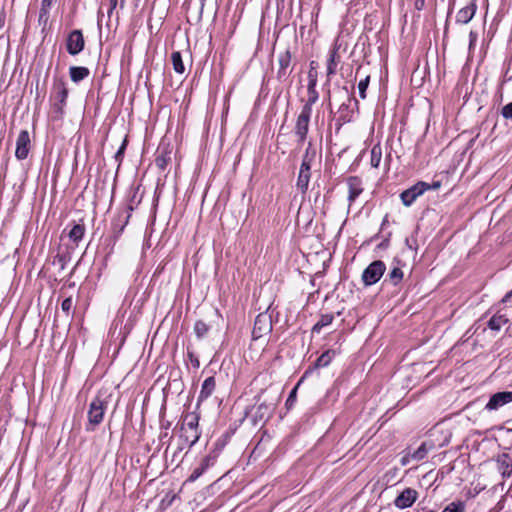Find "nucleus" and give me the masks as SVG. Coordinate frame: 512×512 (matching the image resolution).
<instances>
[{
    "label": "nucleus",
    "instance_id": "9",
    "mask_svg": "<svg viewBox=\"0 0 512 512\" xmlns=\"http://www.w3.org/2000/svg\"><path fill=\"white\" fill-rule=\"evenodd\" d=\"M418 498V492L412 488L404 489L394 500V505L399 509L411 507Z\"/></svg>",
    "mask_w": 512,
    "mask_h": 512
},
{
    "label": "nucleus",
    "instance_id": "15",
    "mask_svg": "<svg viewBox=\"0 0 512 512\" xmlns=\"http://www.w3.org/2000/svg\"><path fill=\"white\" fill-rule=\"evenodd\" d=\"M497 469L503 477H508L512 474V456L503 453L497 458Z\"/></svg>",
    "mask_w": 512,
    "mask_h": 512
},
{
    "label": "nucleus",
    "instance_id": "42",
    "mask_svg": "<svg viewBox=\"0 0 512 512\" xmlns=\"http://www.w3.org/2000/svg\"><path fill=\"white\" fill-rule=\"evenodd\" d=\"M125 147H126V141H124V142L122 143L121 147H120V148H119V150L117 151L116 156H115L117 159H118V158L123 154V152H124V150H125Z\"/></svg>",
    "mask_w": 512,
    "mask_h": 512
},
{
    "label": "nucleus",
    "instance_id": "26",
    "mask_svg": "<svg viewBox=\"0 0 512 512\" xmlns=\"http://www.w3.org/2000/svg\"><path fill=\"white\" fill-rule=\"evenodd\" d=\"M85 228L83 225L76 224L69 232V238L74 242L78 243L84 236Z\"/></svg>",
    "mask_w": 512,
    "mask_h": 512
},
{
    "label": "nucleus",
    "instance_id": "48",
    "mask_svg": "<svg viewBox=\"0 0 512 512\" xmlns=\"http://www.w3.org/2000/svg\"><path fill=\"white\" fill-rule=\"evenodd\" d=\"M470 2L476 3V0H471Z\"/></svg>",
    "mask_w": 512,
    "mask_h": 512
},
{
    "label": "nucleus",
    "instance_id": "4",
    "mask_svg": "<svg viewBox=\"0 0 512 512\" xmlns=\"http://www.w3.org/2000/svg\"><path fill=\"white\" fill-rule=\"evenodd\" d=\"M311 113L312 111L310 110L309 106H303L297 117L295 124V134L297 135L298 142L300 143H303L307 137Z\"/></svg>",
    "mask_w": 512,
    "mask_h": 512
},
{
    "label": "nucleus",
    "instance_id": "14",
    "mask_svg": "<svg viewBox=\"0 0 512 512\" xmlns=\"http://www.w3.org/2000/svg\"><path fill=\"white\" fill-rule=\"evenodd\" d=\"M216 461V455L209 454L205 456L200 465L196 467L191 475L188 477V481L194 482L197 480L210 466L214 465Z\"/></svg>",
    "mask_w": 512,
    "mask_h": 512
},
{
    "label": "nucleus",
    "instance_id": "43",
    "mask_svg": "<svg viewBox=\"0 0 512 512\" xmlns=\"http://www.w3.org/2000/svg\"><path fill=\"white\" fill-rule=\"evenodd\" d=\"M410 459H411V454H410V455H406V456L402 457V459H401V464H402L403 466L407 465V464L409 463Z\"/></svg>",
    "mask_w": 512,
    "mask_h": 512
},
{
    "label": "nucleus",
    "instance_id": "20",
    "mask_svg": "<svg viewBox=\"0 0 512 512\" xmlns=\"http://www.w3.org/2000/svg\"><path fill=\"white\" fill-rule=\"evenodd\" d=\"M55 98L59 101L60 105H64L68 96V90L63 81L54 84Z\"/></svg>",
    "mask_w": 512,
    "mask_h": 512
},
{
    "label": "nucleus",
    "instance_id": "37",
    "mask_svg": "<svg viewBox=\"0 0 512 512\" xmlns=\"http://www.w3.org/2000/svg\"><path fill=\"white\" fill-rule=\"evenodd\" d=\"M501 114L505 119H512V102L502 108Z\"/></svg>",
    "mask_w": 512,
    "mask_h": 512
},
{
    "label": "nucleus",
    "instance_id": "46",
    "mask_svg": "<svg viewBox=\"0 0 512 512\" xmlns=\"http://www.w3.org/2000/svg\"><path fill=\"white\" fill-rule=\"evenodd\" d=\"M194 364H195L196 366H199V362H198V360H195V361H194Z\"/></svg>",
    "mask_w": 512,
    "mask_h": 512
},
{
    "label": "nucleus",
    "instance_id": "19",
    "mask_svg": "<svg viewBox=\"0 0 512 512\" xmlns=\"http://www.w3.org/2000/svg\"><path fill=\"white\" fill-rule=\"evenodd\" d=\"M180 437L188 444V447H192L199 440L200 432L199 430H186L181 427Z\"/></svg>",
    "mask_w": 512,
    "mask_h": 512
},
{
    "label": "nucleus",
    "instance_id": "5",
    "mask_svg": "<svg viewBox=\"0 0 512 512\" xmlns=\"http://www.w3.org/2000/svg\"><path fill=\"white\" fill-rule=\"evenodd\" d=\"M429 190V183L419 181L412 187L403 191L400 195L402 203L405 206H410L419 196Z\"/></svg>",
    "mask_w": 512,
    "mask_h": 512
},
{
    "label": "nucleus",
    "instance_id": "36",
    "mask_svg": "<svg viewBox=\"0 0 512 512\" xmlns=\"http://www.w3.org/2000/svg\"><path fill=\"white\" fill-rule=\"evenodd\" d=\"M368 85H369V76H366L365 79L360 80V82L358 83V91H359V95L362 99H364L366 97L365 92L368 88Z\"/></svg>",
    "mask_w": 512,
    "mask_h": 512
},
{
    "label": "nucleus",
    "instance_id": "34",
    "mask_svg": "<svg viewBox=\"0 0 512 512\" xmlns=\"http://www.w3.org/2000/svg\"><path fill=\"white\" fill-rule=\"evenodd\" d=\"M61 309L67 316L71 315V311L73 309V300L72 297H67L62 301Z\"/></svg>",
    "mask_w": 512,
    "mask_h": 512
},
{
    "label": "nucleus",
    "instance_id": "3",
    "mask_svg": "<svg viewBox=\"0 0 512 512\" xmlns=\"http://www.w3.org/2000/svg\"><path fill=\"white\" fill-rule=\"evenodd\" d=\"M386 270L384 262L376 260L372 262L362 273V280L366 286L377 283Z\"/></svg>",
    "mask_w": 512,
    "mask_h": 512
},
{
    "label": "nucleus",
    "instance_id": "27",
    "mask_svg": "<svg viewBox=\"0 0 512 512\" xmlns=\"http://www.w3.org/2000/svg\"><path fill=\"white\" fill-rule=\"evenodd\" d=\"M315 86H316V80L315 79H313V80L311 79L309 81V85H308L309 99H308V101L304 105V106H309L311 111H312V105L318 99V94H317V92L315 90Z\"/></svg>",
    "mask_w": 512,
    "mask_h": 512
},
{
    "label": "nucleus",
    "instance_id": "16",
    "mask_svg": "<svg viewBox=\"0 0 512 512\" xmlns=\"http://www.w3.org/2000/svg\"><path fill=\"white\" fill-rule=\"evenodd\" d=\"M476 9L477 5L473 2H470L468 5L461 8L456 15L457 23L467 24L470 22L475 15Z\"/></svg>",
    "mask_w": 512,
    "mask_h": 512
},
{
    "label": "nucleus",
    "instance_id": "33",
    "mask_svg": "<svg viewBox=\"0 0 512 512\" xmlns=\"http://www.w3.org/2000/svg\"><path fill=\"white\" fill-rule=\"evenodd\" d=\"M442 512H465V504L461 501L452 502Z\"/></svg>",
    "mask_w": 512,
    "mask_h": 512
},
{
    "label": "nucleus",
    "instance_id": "41",
    "mask_svg": "<svg viewBox=\"0 0 512 512\" xmlns=\"http://www.w3.org/2000/svg\"><path fill=\"white\" fill-rule=\"evenodd\" d=\"M441 187L440 181H434L432 184H429V190H437Z\"/></svg>",
    "mask_w": 512,
    "mask_h": 512
},
{
    "label": "nucleus",
    "instance_id": "45",
    "mask_svg": "<svg viewBox=\"0 0 512 512\" xmlns=\"http://www.w3.org/2000/svg\"><path fill=\"white\" fill-rule=\"evenodd\" d=\"M512 296V292L506 295V298H510Z\"/></svg>",
    "mask_w": 512,
    "mask_h": 512
},
{
    "label": "nucleus",
    "instance_id": "28",
    "mask_svg": "<svg viewBox=\"0 0 512 512\" xmlns=\"http://www.w3.org/2000/svg\"><path fill=\"white\" fill-rule=\"evenodd\" d=\"M431 447L432 445L428 447L427 443H422L420 447L411 454V459L416 461L424 459Z\"/></svg>",
    "mask_w": 512,
    "mask_h": 512
},
{
    "label": "nucleus",
    "instance_id": "2",
    "mask_svg": "<svg viewBox=\"0 0 512 512\" xmlns=\"http://www.w3.org/2000/svg\"><path fill=\"white\" fill-rule=\"evenodd\" d=\"M269 310L268 308L265 312L258 314L256 317L252 331L253 341L260 340L271 332L272 313Z\"/></svg>",
    "mask_w": 512,
    "mask_h": 512
},
{
    "label": "nucleus",
    "instance_id": "17",
    "mask_svg": "<svg viewBox=\"0 0 512 512\" xmlns=\"http://www.w3.org/2000/svg\"><path fill=\"white\" fill-rule=\"evenodd\" d=\"M215 387H216V382H215L214 377L206 378L202 384L201 391H200V394L198 397V402L204 401L207 398H209L212 395V393L214 392Z\"/></svg>",
    "mask_w": 512,
    "mask_h": 512
},
{
    "label": "nucleus",
    "instance_id": "8",
    "mask_svg": "<svg viewBox=\"0 0 512 512\" xmlns=\"http://www.w3.org/2000/svg\"><path fill=\"white\" fill-rule=\"evenodd\" d=\"M30 150V136L27 130H22L16 141L15 156L19 160H24L28 157Z\"/></svg>",
    "mask_w": 512,
    "mask_h": 512
},
{
    "label": "nucleus",
    "instance_id": "10",
    "mask_svg": "<svg viewBox=\"0 0 512 512\" xmlns=\"http://www.w3.org/2000/svg\"><path fill=\"white\" fill-rule=\"evenodd\" d=\"M278 65L279 69L277 71V78L280 81H285L289 77L292 69L291 65V53L289 50H286L279 54L278 56Z\"/></svg>",
    "mask_w": 512,
    "mask_h": 512
},
{
    "label": "nucleus",
    "instance_id": "6",
    "mask_svg": "<svg viewBox=\"0 0 512 512\" xmlns=\"http://www.w3.org/2000/svg\"><path fill=\"white\" fill-rule=\"evenodd\" d=\"M105 413V402L99 398L94 399L90 403L89 411H88V421L89 424L94 426L99 425L104 417Z\"/></svg>",
    "mask_w": 512,
    "mask_h": 512
},
{
    "label": "nucleus",
    "instance_id": "32",
    "mask_svg": "<svg viewBox=\"0 0 512 512\" xmlns=\"http://www.w3.org/2000/svg\"><path fill=\"white\" fill-rule=\"evenodd\" d=\"M309 372H310V369H308V370L304 373L303 377L300 379V381L297 383V385H296V386L292 389V391L290 392V394H289V396H288V399H287V401H286V405H287L289 408L293 405V403H294V402H295V400H296V393H297V389H298L299 385L302 383V381H303L304 377H305Z\"/></svg>",
    "mask_w": 512,
    "mask_h": 512
},
{
    "label": "nucleus",
    "instance_id": "23",
    "mask_svg": "<svg viewBox=\"0 0 512 512\" xmlns=\"http://www.w3.org/2000/svg\"><path fill=\"white\" fill-rule=\"evenodd\" d=\"M199 417L195 413H191L185 416L181 427L186 430H198Z\"/></svg>",
    "mask_w": 512,
    "mask_h": 512
},
{
    "label": "nucleus",
    "instance_id": "30",
    "mask_svg": "<svg viewBox=\"0 0 512 512\" xmlns=\"http://www.w3.org/2000/svg\"><path fill=\"white\" fill-rule=\"evenodd\" d=\"M388 277L393 285H397L403 278V272L399 267H394Z\"/></svg>",
    "mask_w": 512,
    "mask_h": 512
},
{
    "label": "nucleus",
    "instance_id": "1",
    "mask_svg": "<svg viewBox=\"0 0 512 512\" xmlns=\"http://www.w3.org/2000/svg\"><path fill=\"white\" fill-rule=\"evenodd\" d=\"M314 158V153L310 154L309 149L306 150L302 163L299 169L298 179L296 186L302 194H305L308 190L310 178H311V165Z\"/></svg>",
    "mask_w": 512,
    "mask_h": 512
},
{
    "label": "nucleus",
    "instance_id": "18",
    "mask_svg": "<svg viewBox=\"0 0 512 512\" xmlns=\"http://www.w3.org/2000/svg\"><path fill=\"white\" fill-rule=\"evenodd\" d=\"M70 78L73 82L78 83L88 77L89 69L86 67L72 66L69 69Z\"/></svg>",
    "mask_w": 512,
    "mask_h": 512
},
{
    "label": "nucleus",
    "instance_id": "40",
    "mask_svg": "<svg viewBox=\"0 0 512 512\" xmlns=\"http://www.w3.org/2000/svg\"><path fill=\"white\" fill-rule=\"evenodd\" d=\"M425 5V0H415V8L417 10H422Z\"/></svg>",
    "mask_w": 512,
    "mask_h": 512
},
{
    "label": "nucleus",
    "instance_id": "25",
    "mask_svg": "<svg viewBox=\"0 0 512 512\" xmlns=\"http://www.w3.org/2000/svg\"><path fill=\"white\" fill-rule=\"evenodd\" d=\"M334 319L333 314L321 315L320 319L314 324L313 332L319 333L324 327L330 325Z\"/></svg>",
    "mask_w": 512,
    "mask_h": 512
},
{
    "label": "nucleus",
    "instance_id": "38",
    "mask_svg": "<svg viewBox=\"0 0 512 512\" xmlns=\"http://www.w3.org/2000/svg\"><path fill=\"white\" fill-rule=\"evenodd\" d=\"M109 4H110V8L108 10V16L110 17L113 10L117 7L118 5V0H109Z\"/></svg>",
    "mask_w": 512,
    "mask_h": 512
},
{
    "label": "nucleus",
    "instance_id": "21",
    "mask_svg": "<svg viewBox=\"0 0 512 512\" xmlns=\"http://www.w3.org/2000/svg\"><path fill=\"white\" fill-rule=\"evenodd\" d=\"M55 0H43L40 13H39V23L46 25L49 19V9L52 7Z\"/></svg>",
    "mask_w": 512,
    "mask_h": 512
},
{
    "label": "nucleus",
    "instance_id": "24",
    "mask_svg": "<svg viewBox=\"0 0 512 512\" xmlns=\"http://www.w3.org/2000/svg\"><path fill=\"white\" fill-rule=\"evenodd\" d=\"M382 159V148L379 144L374 145L370 152V164L373 168H378Z\"/></svg>",
    "mask_w": 512,
    "mask_h": 512
},
{
    "label": "nucleus",
    "instance_id": "22",
    "mask_svg": "<svg viewBox=\"0 0 512 512\" xmlns=\"http://www.w3.org/2000/svg\"><path fill=\"white\" fill-rule=\"evenodd\" d=\"M171 62L173 65V69L176 73L183 74L185 72V66L182 60V55L179 51L172 52Z\"/></svg>",
    "mask_w": 512,
    "mask_h": 512
},
{
    "label": "nucleus",
    "instance_id": "13",
    "mask_svg": "<svg viewBox=\"0 0 512 512\" xmlns=\"http://www.w3.org/2000/svg\"><path fill=\"white\" fill-rule=\"evenodd\" d=\"M348 201L351 205L356 198L363 192L362 181L359 177L351 176L347 179Z\"/></svg>",
    "mask_w": 512,
    "mask_h": 512
},
{
    "label": "nucleus",
    "instance_id": "29",
    "mask_svg": "<svg viewBox=\"0 0 512 512\" xmlns=\"http://www.w3.org/2000/svg\"><path fill=\"white\" fill-rule=\"evenodd\" d=\"M337 51L332 50L330 53V57L327 62V74L332 75L336 72V66H337Z\"/></svg>",
    "mask_w": 512,
    "mask_h": 512
},
{
    "label": "nucleus",
    "instance_id": "47",
    "mask_svg": "<svg viewBox=\"0 0 512 512\" xmlns=\"http://www.w3.org/2000/svg\"><path fill=\"white\" fill-rule=\"evenodd\" d=\"M124 1H125V0H121V6H123Z\"/></svg>",
    "mask_w": 512,
    "mask_h": 512
},
{
    "label": "nucleus",
    "instance_id": "44",
    "mask_svg": "<svg viewBox=\"0 0 512 512\" xmlns=\"http://www.w3.org/2000/svg\"><path fill=\"white\" fill-rule=\"evenodd\" d=\"M129 217H130V216H129V215H127L126 220H125V222H124V225L120 228V230H119L118 234H120V233L123 231V228H124V226L127 224Z\"/></svg>",
    "mask_w": 512,
    "mask_h": 512
},
{
    "label": "nucleus",
    "instance_id": "7",
    "mask_svg": "<svg viewBox=\"0 0 512 512\" xmlns=\"http://www.w3.org/2000/svg\"><path fill=\"white\" fill-rule=\"evenodd\" d=\"M67 51L70 55H77L84 49V37L80 30H73L67 38Z\"/></svg>",
    "mask_w": 512,
    "mask_h": 512
},
{
    "label": "nucleus",
    "instance_id": "39",
    "mask_svg": "<svg viewBox=\"0 0 512 512\" xmlns=\"http://www.w3.org/2000/svg\"><path fill=\"white\" fill-rule=\"evenodd\" d=\"M469 38H470V43H469V46L470 48L475 44L476 40H477V34L473 31L470 32L469 34Z\"/></svg>",
    "mask_w": 512,
    "mask_h": 512
},
{
    "label": "nucleus",
    "instance_id": "12",
    "mask_svg": "<svg viewBox=\"0 0 512 512\" xmlns=\"http://www.w3.org/2000/svg\"><path fill=\"white\" fill-rule=\"evenodd\" d=\"M510 402H512V391L498 392L491 396L488 403L486 404V409L496 410Z\"/></svg>",
    "mask_w": 512,
    "mask_h": 512
},
{
    "label": "nucleus",
    "instance_id": "31",
    "mask_svg": "<svg viewBox=\"0 0 512 512\" xmlns=\"http://www.w3.org/2000/svg\"><path fill=\"white\" fill-rule=\"evenodd\" d=\"M194 331H195V333H196L198 338H202L209 331V327H208V325L205 322L199 320V321H197L195 323Z\"/></svg>",
    "mask_w": 512,
    "mask_h": 512
},
{
    "label": "nucleus",
    "instance_id": "35",
    "mask_svg": "<svg viewBox=\"0 0 512 512\" xmlns=\"http://www.w3.org/2000/svg\"><path fill=\"white\" fill-rule=\"evenodd\" d=\"M331 362L330 354H321V356L316 360L314 367H325Z\"/></svg>",
    "mask_w": 512,
    "mask_h": 512
},
{
    "label": "nucleus",
    "instance_id": "11",
    "mask_svg": "<svg viewBox=\"0 0 512 512\" xmlns=\"http://www.w3.org/2000/svg\"><path fill=\"white\" fill-rule=\"evenodd\" d=\"M510 327L509 319L502 314H495L487 321V329L493 334L507 331Z\"/></svg>",
    "mask_w": 512,
    "mask_h": 512
}]
</instances>
